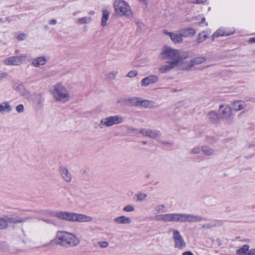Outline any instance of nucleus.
<instances>
[{
	"label": "nucleus",
	"instance_id": "nucleus-53",
	"mask_svg": "<svg viewBox=\"0 0 255 255\" xmlns=\"http://www.w3.org/2000/svg\"><path fill=\"white\" fill-rule=\"evenodd\" d=\"M205 17H202L201 18V24H203L205 22Z\"/></svg>",
	"mask_w": 255,
	"mask_h": 255
},
{
	"label": "nucleus",
	"instance_id": "nucleus-8",
	"mask_svg": "<svg viewBox=\"0 0 255 255\" xmlns=\"http://www.w3.org/2000/svg\"><path fill=\"white\" fill-rule=\"evenodd\" d=\"M219 111L222 119H225L229 124L233 122L234 116L232 114L231 108L229 105H220Z\"/></svg>",
	"mask_w": 255,
	"mask_h": 255
},
{
	"label": "nucleus",
	"instance_id": "nucleus-51",
	"mask_svg": "<svg viewBox=\"0 0 255 255\" xmlns=\"http://www.w3.org/2000/svg\"><path fill=\"white\" fill-rule=\"evenodd\" d=\"M127 130L129 133H131V132H133L136 130V129L135 128H131V127L128 128Z\"/></svg>",
	"mask_w": 255,
	"mask_h": 255
},
{
	"label": "nucleus",
	"instance_id": "nucleus-7",
	"mask_svg": "<svg viewBox=\"0 0 255 255\" xmlns=\"http://www.w3.org/2000/svg\"><path fill=\"white\" fill-rule=\"evenodd\" d=\"M124 118L120 116H110L104 118L101 120L100 126H105L107 127H111L114 125H118L123 123Z\"/></svg>",
	"mask_w": 255,
	"mask_h": 255
},
{
	"label": "nucleus",
	"instance_id": "nucleus-1",
	"mask_svg": "<svg viewBox=\"0 0 255 255\" xmlns=\"http://www.w3.org/2000/svg\"><path fill=\"white\" fill-rule=\"evenodd\" d=\"M44 216L56 217L60 220L71 222H90L93 220L91 216L68 211L42 209L33 211V218L43 220L49 224L57 225V222L54 220L52 219H44L43 218Z\"/></svg>",
	"mask_w": 255,
	"mask_h": 255
},
{
	"label": "nucleus",
	"instance_id": "nucleus-27",
	"mask_svg": "<svg viewBox=\"0 0 255 255\" xmlns=\"http://www.w3.org/2000/svg\"><path fill=\"white\" fill-rule=\"evenodd\" d=\"M201 150L207 156H211L214 153V149L207 145H203L201 147Z\"/></svg>",
	"mask_w": 255,
	"mask_h": 255
},
{
	"label": "nucleus",
	"instance_id": "nucleus-16",
	"mask_svg": "<svg viewBox=\"0 0 255 255\" xmlns=\"http://www.w3.org/2000/svg\"><path fill=\"white\" fill-rule=\"evenodd\" d=\"M235 32V30L233 29L232 31L228 32L226 29L223 28L218 29L213 35V38H217L219 36H229L233 34Z\"/></svg>",
	"mask_w": 255,
	"mask_h": 255
},
{
	"label": "nucleus",
	"instance_id": "nucleus-55",
	"mask_svg": "<svg viewBox=\"0 0 255 255\" xmlns=\"http://www.w3.org/2000/svg\"><path fill=\"white\" fill-rule=\"evenodd\" d=\"M141 143L143 145H145L147 144V142L146 141H143L141 142Z\"/></svg>",
	"mask_w": 255,
	"mask_h": 255
},
{
	"label": "nucleus",
	"instance_id": "nucleus-11",
	"mask_svg": "<svg viewBox=\"0 0 255 255\" xmlns=\"http://www.w3.org/2000/svg\"><path fill=\"white\" fill-rule=\"evenodd\" d=\"M139 133L142 134L143 136H148L151 138L155 139L157 141H160L161 133L157 130H152L147 128H141Z\"/></svg>",
	"mask_w": 255,
	"mask_h": 255
},
{
	"label": "nucleus",
	"instance_id": "nucleus-37",
	"mask_svg": "<svg viewBox=\"0 0 255 255\" xmlns=\"http://www.w3.org/2000/svg\"><path fill=\"white\" fill-rule=\"evenodd\" d=\"M201 150V147L200 146H196L192 148L191 150L190 151V153L194 154H199Z\"/></svg>",
	"mask_w": 255,
	"mask_h": 255
},
{
	"label": "nucleus",
	"instance_id": "nucleus-32",
	"mask_svg": "<svg viewBox=\"0 0 255 255\" xmlns=\"http://www.w3.org/2000/svg\"><path fill=\"white\" fill-rule=\"evenodd\" d=\"M8 228L7 220L0 218V230H5Z\"/></svg>",
	"mask_w": 255,
	"mask_h": 255
},
{
	"label": "nucleus",
	"instance_id": "nucleus-19",
	"mask_svg": "<svg viewBox=\"0 0 255 255\" xmlns=\"http://www.w3.org/2000/svg\"><path fill=\"white\" fill-rule=\"evenodd\" d=\"M208 120L213 124H217L219 121V117L217 113L215 111H210L207 114Z\"/></svg>",
	"mask_w": 255,
	"mask_h": 255
},
{
	"label": "nucleus",
	"instance_id": "nucleus-24",
	"mask_svg": "<svg viewBox=\"0 0 255 255\" xmlns=\"http://www.w3.org/2000/svg\"><path fill=\"white\" fill-rule=\"evenodd\" d=\"M18 56H11L4 60V64L7 65H19Z\"/></svg>",
	"mask_w": 255,
	"mask_h": 255
},
{
	"label": "nucleus",
	"instance_id": "nucleus-25",
	"mask_svg": "<svg viewBox=\"0 0 255 255\" xmlns=\"http://www.w3.org/2000/svg\"><path fill=\"white\" fill-rule=\"evenodd\" d=\"M11 111V108L8 102H4L0 104V113L1 114L7 113Z\"/></svg>",
	"mask_w": 255,
	"mask_h": 255
},
{
	"label": "nucleus",
	"instance_id": "nucleus-4",
	"mask_svg": "<svg viewBox=\"0 0 255 255\" xmlns=\"http://www.w3.org/2000/svg\"><path fill=\"white\" fill-rule=\"evenodd\" d=\"M58 243L61 246L66 247H73L80 243L79 239L72 233L59 231L57 232Z\"/></svg>",
	"mask_w": 255,
	"mask_h": 255
},
{
	"label": "nucleus",
	"instance_id": "nucleus-18",
	"mask_svg": "<svg viewBox=\"0 0 255 255\" xmlns=\"http://www.w3.org/2000/svg\"><path fill=\"white\" fill-rule=\"evenodd\" d=\"M246 106L245 102L242 101H235L232 104V109L235 111H241L244 109Z\"/></svg>",
	"mask_w": 255,
	"mask_h": 255
},
{
	"label": "nucleus",
	"instance_id": "nucleus-20",
	"mask_svg": "<svg viewBox=\"0 0 255 255\" xmlns=\"http://www.w3.org/2000/svg\"><path fill=\"white\" fill-rule=\"evenodd\" d=\"M14 89L17 91L20 95L26 96L27 92L24 86L19 83H15L13 86Z\"/></svg>",
	"mask_w": 255,
	"mask_h": 255
},
{
	"label": "nucleus",
	"instance_id": "nucleus-59",
	"mask_svg": "<svg viewBox=\"0 0 255 255\" xmlns=\"http://www.w3.org/2000/svg\"><path fill=\"white\" fill-rule=\"evenodd\" d=\"M254 146V145H253V146ZM249 147H252V145H250Z\"/></svg>",
	"mask_w": 255,
	"mask_h": 255
},
{
	"label": "nucleus",
	"instance_id": "nucleus-30",
	"mask_svg": "<svg viewBox=\"0 0 255 255\" xmlns=\"http://www.w3.org/2000/svg\"><path fill=\"white\" fill-rule=\"evenodd\" d=\"M141 99L140 98L133 97L129 100V103L132 106L140 107Z\"/></svg>",
	"mask_w": 255,
	"mask_h": 255
},
{
	"label": "nucleus",
	"instance_id": "nucleus-44",
	"mask_svg": "<svg viewBox=\"0 0 255 255\" xmlns=\"http://www.w3.org/2000/svg\"><path fill=\"white\" fill-rule=\"evenodd\" d=\"M207 0H192L191 3L195 4H202L205 3Z\"/></svg>",
	"mask_w": 255,
	"mask_h": 255
},
{
	"label": "nucleus",
	"instance_id": "nucleus-23",
	"mask_svg": "<svg viewBox=\"0 0 255 255\" xmlns=\"http://www.w3.org/2000/svg\"><path fill=\"white\" fill-rule=\"evenodd\" d=\"M140 107H143L144 108H148L150 109L155 106V103L149 100H144L141 99Z\"/></svg>",
	"mask_w": 255,
	"mask_h": 255
},
{
	"label": "nucleus",
	"instance_id": "nucleus-6",
	"mask_svg": "<svg viewBox=\"0 0 255 255\" xmlns=\"http://www.w3.org/2000/svg\"><path fill=\"white\" fill-rule=\"evenodd\" d=\"M116 12L120 15L131 17L132 12L128 2L123 0H116L114 4Z\"/></svg>",
	"mask_w": 255,
	"mask_h": 255
},
{
	"label": "nucleus",
	"instance_id": "nucleus-38",
	"mask_svg": "<svg viewBox=\"0 0 255 255\" xmlns=\"http://www.w3.org/2000/svg\"><path fill=\"white\" fill-rule=\"evenodd\" d=\"M134 209L133 206L130 205H128L123 208V210L126 212H132Z\"/></svg>",
	"mask_w": 255,
	"mask_h": 255
},
{
	"label": "nucleus",
	"instance_id": "nucleus-10",
	"mask_svg": "<svg viewBox=\"0 0 255 255\" xmlns=\"http://www.w3.org/2000/svg\"><path fill=\"white\" fill-rule=\"evenodd\" d=\"M206 60V58L203 56L193 58L189 61H183L182 64V70L190 68L195 65H199L204 63Z\"/></svg>",
	"mask_w": 255,
	"mask_h": 255
},
{
	"label": "nucleus",
	"instance_id": "nucleus-35",
	"mask_svg": "<svg viewBox=\"0 0 255 255\" xmlns=\"http://www.w3.org/2000/svg\"><path fill=\"white\" fill-rule=\"evenodd\" d=\"M165 209H166V207H165V205L161 204V205H157L155 208V211L156 212H157V213L165 212H166Z\"/></svg>",
	"mask_w": 255,
	"mask_h": 255
},
{
	"label": "nucleus",
	"instance_id": "nucleus-12",
	"mask_svg": "<svg viewBox=\"0 0 255 255\" xmlns=\"http://www.w3.org/2000/svg\"><path fill=\"white\" fill-rule=\"evenodd\" d=\"M182 65L177 64V61L170 62L166 61L165 64L161 66L158 68L159 72L161 74H165L170 71L175 67H178L179 69H182Z\"/></svg>",
	"mask_w": 255,
	"mask_h": 255
},
{
	"label": "nucleus",
	"instance_id": "nucleus-47",
	"mask_svg": "<svg viewBox=\"0 0 255 255\" xmlns=\"http://www.w3.org/2000/svg\"><path fill=\"white\" fill-rule=\"evenodd\" d=\"M248 255H255V249H249Z\"/></svg>",
	"mask_w": 255,
	"mask_h": 255
},
{
	"label": "nucleus",
	"instance_id": "nucleus-57",
	"mask_svg": "<svg viewBox=\"0 0 255 255\" xmlns=\"http://www.w3.org/2000/svg\"><path fill=\"white\" fill-rule=\"evenodd\" d=\"M73 14L74 15H76V12H74V13H73Z\"/></svg>",
	"mask_w": 255,
	"mask_h": 255
},
{
	"label": "nucleus",
	"instance_id": "nucleus-33",
	"mask_svg": "<svg viewBox=\"0 0 255 255\" xmlns=\"http://www.w3.org/2000/svg\"><path fill=\"white\" fill-rule=\"evenodd\" d=\"M30 56H27L26 54H21L20 56H18V58L19 59V64L21 63H23L26 62L27 61L30 60Z\"/></svg>",
	"mask_w": 255,
	"mask_h": 255
},
{
	"label": "nucleus",
	"instance_id": "nucleus-29",
	"mask_svg": "<svg viewBox=\"0 0 255 255\" xmlns=\"http://www.w3.org/2000/svg\"><path fill=\"white\" fill-rule=\"evenodd\" d=\"M92 18L91 17L85 16L82 18H78L76 20V22L78 24H83L89 23L91 22Z\"/></svg>",
	"mask_w": 255,
	"mask_h": 255
},
{
	"label": "nucleus",
	"instance_id": "nucleus-26",
	"mask_svg": "<svg viewBox=\"0 0 255 255\" xmlns=\"http://www.w3.org/2000/svg\"><path fill=\"white\" fill-rule=\"evenodd\" d=\"M102 12L103 16L101 19V25L103 26H105L107 25V21L109 17L110 12L107 9H103Z\"/></svg>",
	"mask_w": 255,
	"mask_h": 255
},
{
	"label": "nucleus",
	"instance_id": "nucleus-14",
	"mask_svg": "<svg viewBox=\"0 0 255 255\" xmlns=\"http://www.w3.org/2000/svg\"><path fill=\"white\" fill-rule=\"evenodd\" d=\"M62 178L67 182H70L72 180V175L67 168L61 166L59 170Z\"/></svg>",
	"mask_w": 255,
	"mask_h": 255
},
{
	"label": "nucleus",
	"instance_id": "nucleus-28",
	"mask_svg": "<svg viewBox=\"0 0 255 255\" xmlns=\"http://www.w3.org/2000/svg\"><path fill=\"white\" fill-rule=\"evenodd\" d=\"M249 246L245 245L237 250L236 253L238 255H248Z\"/></svg>",
	"mask_w": 255,
	"mask_h": 255
},
{
	"label": "nucleus",
	"instance_id": "nucleus-21",
	"mask_svg": "<svg viewBox=\"0 0 255 255\" xmlns=\"http://www.w3.org/2000/svg\"><path fill=\"white\" fill-rule=\"evenodd\" d=\"M48 59L45 56L39 57L33 60V66L38 67L44 65L47 62Z\"/></svg>",
	"mask_w": 255,
	"mask_h": 255
},
{
	"label": "nucleus",
	"instance_id": "nucleus-46",
	"mask_svg": "<svg viewBox=\"0 0 255 255\" xmlns=\"http://www.w3.org/2000/svg\"><path fill=\"white\" fill-rule=\"evenodd\" d=\"M7 74L5 72L0 73V81L7 77Z\"/></svg>",
	"mask_w": 255,
	"mask_h": 255
},
{
	"label": "nucleus",
	"instance_id": "nucleus-54",
	"mask_svg": "<svg viewBox=\"0 0 255 255\" xmlns=\"http://www.w3.org/2000/svg\"><path fill=\"white\" fill-rule=\"evenodd\" d=\"M251 42H255V38H252L250 39Z\"/></svg>",
	"mask_w": 255,
	"mask_h": 255
},
{
	"label": "nucleus",
	"instance_id": "nucleus-15",
	"mask_svg": "<svg viewBox=\"0 0 255 255\" xmlns=\"http://www.w3.org/2000/svg\"><path fill=\"white\" fill-rule=\"evenodd\" d=\"M163 32L166 35H168L174 43H179L182 41V36L180 32L179 34L170 32L167 31H164Z\"/></svg>",
	"mask_w": 255,
	"mask_h": 255
},
{
	"label": "nucleus",
	"instance_id": "nucleus-5",
	"mask_svg": "<svg viewBox=\"0 0 255 255\" xmlns=\"http://www.w3.org/2000/svg\"><path fill=\"white\" fill-rule=\"evenodd\" d=\"M50 92L57 101L66 103L69 100V92L61 83H57L53 86L51 88Z\"/></svg>",
	"mask_w": 255,
	"mask_h": 255
},
{
	"label": "nucleus",
	"instance_id": "nucleus-17",
	"mask_svg": "<svg viewBox=\"0 0 255 255\" xmlns=\"http://www.w3.org/2000/svg\"><path fill=\"white\" fill-rule=\"evenodd\" d=\"M114 222L117 224H129L131 220L129 217L125 216H121L114 219Z\"/></svg>",
	"mask_w": 255,
	"mask_h": 255
},
{
	"label": "nucleus",
	"instance_id": "nucleus-31",
	"mask_svg": "<svg viewBox=\"0 0 255 255\" xmlns=\"http://www.w3.org/2000/svg\"><path fill=\"white\" fill-rule=\"evenodd\" d=\"M208 37V35L205 32L203 31L198 35V38L197 39V42L201 43L205 40Z\"/></svg>",
	"mask_w": 255,
	"mask_h": 255
},
{
	"label": "nucleus",
	"instance_id": "nucleus-48",
	"mask_svg": "<svg viewBox=\"0 0 255 255\" xmlns=\"http://www.w3.org/2000/svg\"><path fill=\"white\" fill-rule=\"evenodd\" d=\"M160 143H161L163 145H171L172 144V143L170 142H168V141H163L162 140H160V141H158Z\"/></svg>",
	"mask_w": 255,
	"mask_h": 255
},
{
	"label": "nucleus",
	"instance_id": "nucleus-43",
	"mask_svg": "<svg viewBox=\"0 0 255 255\" xmlns=\"http://www.w3.org/2000/svg\"><path fill=\"white\" fill-rule=\"evenodd\" d=\"M137 72L135 70H132L129 72L128 74V76L130 78H132L136 76Z\"/></svg>",
	"mask_w": 255,
	"mask_h": 255
},
{
	"label": "nucleus",
	"instance_id": "nucleus-42",
	"mask_svg": "<svg viewBox=\"0 0 255 255\" xmlns=\"http://www.w3.org/2000/svg\"><path fill=\"white\" fill-rule=\"evenodd\" d=\"M15 109H16V111H17V112H18L19 113H22L24 111L23 105L22 104H20V105H18L17 106H16Z\"/></svg>",
	"mask_w": 255,
	"mask_h": 255
},
{
	"label": "nucleus",
	"instance_id": "nucleus-36",
	"mask_svg": "<svg viewBox=\"0 0 255 255\" xmlns=\"http://www.w3.org/2000/svg\"><path fill=\"white\" fill-rule=\"evenodd\" d=\"M138 201H143L147 197V194L142 193H139L136 195Z\"/></svg>",
	"mask_w": 255,
	"mask_h": 255
},
{
	"label": "nucleus",
	"instance_id": "nucleus-9",
	"mask_svg": "<svg viewBox=\"0 0 255 255\" xmlns=\"http://www.w3.org/2000/svg\"><path fill=\"white\" fill-rule=\"evenodd\" d=\"M173 239L174 240V247L178 250H183L185 248L186 244L179 231L173 230Z\"/></svg>",
	"mask_w": 255,
	"mask_h": 255
},
{
	"label": "nucleus",
	"instance_id": "nucleus-2",
	"mask_svg": "<svg viewBox=\"0 0 255 255\" xmlns=\"http://www.w3.org/2000/svg\"><path fill=\"white\" fill-rule=\"evenodd\" d=\"M155 220L164 222L198 223L205 221V219L200 216L186 213H166L158 214L154 217Z\"/></svg>",
	"mask_w": 255,
	"mask_h": 255
},
{
	"label": "nucleus",
	"instance_id": "nucleus-56",
	"mask_svg": "<svg viewBox=\"0 0 255 255\" xmlns=\"http://www.w3.org/2000/svg\"><path fill=\"white\" fill-rule=\"evenodd\" d=\"M207 141H210V140H211V138H207Z\"/></svg>",
	"mask_w": 255,
	"mask_h": 255
},
{
	"label": "nucleus",
	"instance_id": "nucleus-3",
	"mask_svg": "<svg viewBox=\"0 0 255 255\" xmlns=\"http://www.w3.org/2000/svg\"><path fill=\"white\" fill-rule=\"evenodd\" d=\"M160 55L162 59H167L170 62L177 61V64L182 65L183 61L189 57V54L187 52H180L171 47L165 46L162 47Z\"/></svg>",
	"mask_w": 255,
	"mask_h": 255
},
{
	"label": "nucleus",
	"instance_id": "nucleus-39",
	"mask_svg": "<svg viewBox=\"0 0 255 255\" xmlns=\"http://www.w3.org/2000/svg\"><path fill=\"white\" fill-rule=\"evenodd\" d=\"M98 244L101 248H106L109 246V243L106 241L99 242L98 243Z\"/></svg>",
	"mask_w": 255,
	"mask_h": 255
},
{
	"label": "nucleus",
	"instance_id": "nucleus-50",
	"mask_svg": "<svg viewBox=\"0 0 255 255\" xmlns=\"http://www.w3.org/2000/svg\"><path fill=\"white\" fill-rule=\"evenodd\" d=\"M182 255H194L192 252L190 251H186L182 253Z\"/></svg>",
	"mask_w": 255,
	"mask_h": 255
},
{
	"label": "nucleus",
	"instance_id": "nucleus-45",
	"mask_svg": "<svg viewBox=\"0 0 255 255\" xmlns=\"http://www.w3.org/2000/svg\"><path fill=\"white\" fill-rule=\"evenodd\" d=\"M26 35L24 34H19L17 37V38L20 40V41H21V40H23L25 39L26 38Z\"/></svg>",
	"mask_w": 255,
	"mask_h": 255
},
{
	"label": "nucleus",
	"instance_id": "nucleus-49",
	"mask_svg": "<svg viewBox=\"0 0 255 255\" xmlns=\"http://www.w3.org/2000/svg\"><path fill=\"white\" fill-rule=\"evenodd\" d=\"M56 23L57 20L56 19H52L49 21V24L50 25H55L56 24Z\"/></svg>",
	"mask_w": 255,
	"mask_h": 255
},
{
	"label": "nucleus",
	"instance_id": "nucleus-52",
	"mask_svg": "<svg viewBox=\"0 0 255 255\" xmlns=\"http://www.w3.org/2000/svg\"><path fill=\"white\" fill-rule=\"evenodd\" d=\"M140 2H142L143 4L146 5L147 3V0H139Z\"/></svg>",
	"mask_w": 255,
	"mask_h": 255
},
{
	"label": "nucleus",
	"instance_id": "nucleus-60",
	"mask_svg": "<svg viewBox=\"0 0 255 255\" xmlns=\"http://www.w3.org/2000/svg\"><path fill=\"white\" fill-rule=\"evenodd\" d=\"M205 25L207 26L208 25L207 23H205Z\"/></svg>",
	"mask_w": 255,
	"mask_h": 255
},
{
	"label": "nucleus",
	"instance_id": "nucleus-40",
	"mask_svg": "<svg viewBox=\"0 0 255 255\" xmlns=\"http://www.w3.org/2000/svg\"><path fill=\"white\" fill-rule=\"evenodd\" d=\"M0 249L3 250H6L8 249V245L5 242H1L0 243Z\"/></svg>",
	"mask_w": 255,
	"mask_h": 255
},
{
	"label": "nucleus",
	"instance_id": "nucleus-34",
	"mask_svg": "<svg viewBox=\"0 0 255 255\" xmlns=\"http://www.w3.org/2000/svg\"><path fill=\"white\" fill-rule=\"evenodd\" d=\"M3 218H6L7 220V223L8 222L16 223H21L24 222V220L22 219H16L15 218H9L8 217H4Z\"/></svg>",
	"mask_w": 255,
	"mask_h": 255
},
{
	"label": "nucleus",
	"instance_id": "nucleus-22",
	"mask_svg": "<svg viewBox=\"0 0 255 255\" xmlns=\"http://www.w3.org/2000/svg\"><path fill=\"white\" fill-rule=\"evenodd\" d=\"M181 35L183 37H192L195 34V30L192 28H186L180 31Z\"/></svg>",
	"mask_w": 255,
	"mask_h": 255
},
{
	"label": "nucleus",
	"instance_id": "nucleus-41",
	"mask_svg": "<svg viewBox=\"0 0 255 255\" xmlns=\"http://www.w3.org/2000/svg\"><path fill=\"white\" fill-rule=\"evenodd\" d=\"M117 72L116 73L114 72L109 73L107 75V79L110 81L113 80L115 79V76Z\"/></svg>",
	"mask_w": 255,
	"mask_h": 255
},
{
	"label": "nucleus",
	"instance_id": "nucleus-13",
	"mask_svg": "<svg viewBox=\"0 0 255 255\" xmlns=\"http://www.w3.org/2000/svg\"><path fill=\"white\" fill-rule=\"evenodd\" d=\"M158 80L159 78L157 75H149L142 79L141 81V85L142 86H147L150 84L156 83Z\"/></svg>",
	"mask_w": 255,
	"mask_h": 255
},
{
	"label": "nucleus",
	"instance_id": "nucleus-58",
	"mask_svg": "<svg viewBox=\"0 0 255 255\" xmlns=\"http://www.w3.org/2000/svg\"><path fill=\"white\" fill-rule=\"evenodd\" d=\"M94 11H91V12H90V13H92V14H94Z\"/></svg>",
	"mask_w": 255,
	"mask_h": 255
}]
</instances>
